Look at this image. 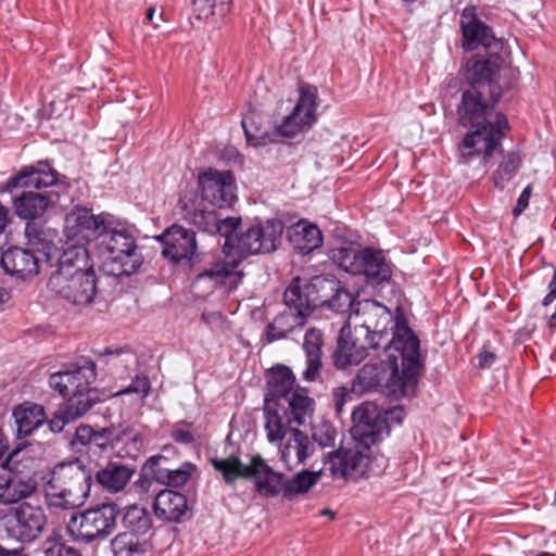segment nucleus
Listing matches in <instances>:
<instances>
[{"label":"nucleus","mask_w":556,"mask_h":556,"mask_svg":"<svg viewBox=\"0 0 556 556\" xmlns=\"http://www.w3.org/2000/svg\"><path fill=\"white\" fill-rule=\"evenodd\" d=\"M355 334H362L374 350H394L397 356L389 354L391 374L386 383V391L396 399L414 394L418 369L420 366L419 339L409 328L403 308L396 307L395 313L374 300L356 303L354 308Z\"/></svg>","instance_id":"1"},{"label":"nucleus","mask_w":556,"mask_h":556,"mask_svg":"<svg viewBox=\"0 0 556 556\" xmlns=\"http://www.w3.org/2000/svg\"><path fill=\"white\" fill-rule=\"evenodd\" d=\"M495 104L483 89L469 88L458 106L459 123L472 127L459 144L462 163L470 165L478 161L482 175L508 128L506 116L494 111Z\"/></svg>","instance_id":"2"},{"label":"nucleus","mask_w":556,"mask_h":556,"mask_svg":"<svg viewBox=\"0 0 556 556\" xmlns=\"http://www.w3.org/2000/svg\"><path fill=\"white\" fill-rule=\"evenodd\" d=\"M223 258L212 263L195 278V285L211 283L225 292H230L238 287L243 273L238 269L241 262L249 255L263 253L262 244L257 241L256 232L252 226L245 230L229 231L223 243Z\"/></svg>","instance_id":"3"},{"label":"nucleus","mask_w":556,"mask_h":556,"mask_svg":"<svg viewBox=\"0 0 556 556\" xmlns=\"http://www.w3.org/2000/svg\"><path fill=\"white\" fill-rule=\"evenodd\" d=\"M98 250L104 271L114 277L130 276L143 264L137 241L125 227L104 228L99 236Z\"/></svg>","instance_id":"4"},{"label":"nucleus","mask_w":556,"mask_h":556,"mask_svg":"<svg viewBox=\"0 0 556 556\" xmlns=\"http://www.w3.org/2000/svg\"><path fill=\"white\" fill-rule=\"evenodd\" d=\"M211 464L223 476L227 484H232L239 478H252L255 491L264 497L271 498L285 491V475L275 471L261 455H254L249 465L238 457L213 458Z\"/></svg>","instance_id":"5"},{"label":"nucleus","mask_w":556,"mask_h":556,"mask_svg":"<svg viewBox=\"0 0 556 556\" xmlns=\"http://www.w3.org/2000/svg\"><path fill=\"white\" fill-rule=\"evenodd\" d=\"M34 463L28 452L20 446L8 454L1 463L8 473L0 476V504H16L37 491V479L30 471Z\"/></svg>","instance_id":"6"},{"label":"nucleus","mask_w":556,"mask_h":556,"mask_svg":"<svg viewBox=\"0 0 556 556\" xmlns=\"http://www.w3.org/2000/svg\"><path fill=\"white\" fill-rule=\"evenodd\" d=\"M268 392L265 404H279L287 406L293 413L298 424H306L314 412V400L307 391L295 383L293 372L287 366H279L271 370L267 380Z\"/></svg>","instance_id":"7"},{"label":"nucleus","mask_w":556,"mask_h":556,"mask_svg":"<svg viewBox=\"0 0 556 556\" xmlns=\"http://www.w3.org/2000/svg\"><path fill=\"white\" fill-rule=\"evenodd\" d=\"M353 446L342 447L328 455L325 465L333 477L361 478L379 473L386 465L382 455L375 454L374 444L353 440Z\"/></svg>","instance_id":"8"},{"label":"nucleus","mask_w":556,"mask_h":556,"mask_svg":"<svg viewBox=\"0 0 556 556\" xmlns=\"http://www.w3.org/2000/svg\"><path fill=\"white\" fill-rule=\"evenodd\" d=\"M178 207L182 219L211 235L218 233L225 238L229 231H235L241 224L239 217L219 218L214 210H208L205 203L200 202L198 194L193 191L185 192L180 197Z\"/></svg>","instance_id":"9"},{"label":"nucleus","mask_w":556,"mask_h":556,"mask_svg":"<svg viewBox=\"0 0 556 556\" xmlns=\"http://www.w3.org/2000/svg\"><path fill=\"white\" fill-rule=\"evenodd\" d=\"M0 525L8 536L22 543H29L43 532L47 516L40 506L24 502L8 509L0 518Z\"/></svg>","instance_id":"10"},{"label":"nucleus","mask_w":556,"mask_h":556,"mask_svg":"<svg viewBox=\"0 0 556 556\" xmlns=\"http://www.w3.org/2000/svg\"><path fill=\"white\" fill-rule=\"evenodd\" d=\"M336 289L333 279L324 276H315L309 281L294 277L283 293V304L290 309L308 317L309 314L325 301L320 291H332Z\"/></svg>","instance_id":"11"},{"label":"nucleus","mask_w":556,"mask_h":556,"mask_svg":"<svg viewBox=\"0 0 556 556\" xmlns=\"http://www.w3.org/2000/svg\"><path fill=\"white\" fill-rule=\"evenodd\" d=\"M118 514L119 509L113 503L72 514V536L84 542L104 539L115 530Z\"/></svg>","instance_id":"12"},{"label":"nucleus","mask_w":556,"mask_h":556,"mask_svg":"<svg viewBox=\"0 0 556 556\" xmlns=\"http://www.w3.org/2000/svg\"><path fill=\"white\" fill-rule=\"evenodd\" d=\"M317 90L313 86L300 88V97L290 114L275 126V132L285 138H293L298 134L309 129L317 121Z\"/></svg>","instance_id":"13"},{"label":"nucleus","mask_w":556,"mask_h":556,"mask_svg":"<svg viewBox=\"0 0 556 556\" xmlns=\"http://www.w3.org/2000/svg\"><path fill=\"white\" fill-rule=\"evenodd\" d=\"M503 66L504 59L500 52L489 53L488 59L480 55L471 58L466 64V78L470 88L483 89L490 96L491 101L497 103L502 96V87L496 80V75Z\"/></svg>","instance_id":"14"},{"label":"nucleus","mask_w":556,"mask_h":556,"mask_svg":"<svg viewBox=\"0 0 556 556\" xmlns=\"http://www.w3.org/2000/svg\"><path fill=\"white\" fill-rule=\"evenodd\" d=\"M387 415L388 412L371 402L358 405L352 413L353 427L351 434L353 440L375 445L382 439L383 434L389 433Z\"/></svg>","instance_id":"15"},{"label":"nucleus","mask_w":556,"mask_h":556,"mask_svg":"<svg viewBox=\"0 0 556 556\" xmlns=\"http://www.w3.org/2000/svg\"><path fill=\"white\" fill-rule=\"evenodd\" d=\"M460 28L463 33V48L472 51L479 46L488 53L496 54L504 48L501 39L496 38L492 29L477 16V8L467 5L460 14Z\"/></svg>","instance_id":"16"},{"label":"nucleus","mask_w":556,"mask_h":556,"mask_svg":"<svg viewBox=\"0 0 556 556\" xmlns=\"http://www.w3.org/2000/svg\"><path fill=\"white\" fill-rule=\"evenodd\" d=\"M200 202L215 207L230 206L236 200L235 178L229 170L210 168L199 176Z\"/></svg>","instance_id":"17"},{"label":"nucleus","mask_w":556,"mask_h":556,"mask_svg":"<svg viewBox=\"0 0 556 556\" xmlns=\"http://www.w3.org/2000/svg\"><path fill=\"white\" fill-rule=\"evenodd\" d=\"M72 303L90 304L97 294V276L88 250H78L72 255Z\"/></svg>","instance_id":"18"},{"label":"nucleus","mask_w":556,"mask_h":556,"mask_svg":"<svg viewBox=\"0 0 556 556\" xmlns=\"http://www.w3.org/2000/svg\"><path fill=\"white\" fill-rule=\"evenodd\" d=\"M104 228L101 216L94 215L91 208L75 205L72 208V255L80 249L88 250L87 245L99 239Z\"/></svg>","instance_id":"19"},{"label":"nucleus","mask_w":556,"mask_h":556,"mask_svg":"<svg viewBox=\"0 0 556 556\" xmlns=\"http://www.w3.org/2000/svg\"><path fill=\"white\" fill-rule=\"evenodd\" d=\"M157 239L163 243V256L175 264L189 263L195 255V232L190 229L173 225Z\"/></svg>","instance_id":"20"},{"label":"nucleus","mask_w":556,"mask_h":556,"mask_svg":"<svg viewBox=\"0 0 556 556\" xmlns=\"http://www.w3.org/2000/svg\"><path fill=\"white\" fill-rule=\"evenodd\" d=\"M368 349L372 348L364 341L362 334H355V330L352 332L349 325L342 327L333 353L334 366L345 369L348 366L358 365L368 355Z\"/></svg>","instance_id":"21"},{"label":"nucleus","mask_w":556,"mask_h":556,"mask_svg":"<svg viewBox=\"0 0 556 556\" xmlns=\"http://www.w3.org/2000/svg\"><path fill=\"white\" fill-rule=\"evenodd\" d=\"M170 451L172 447H164L163 453L151 456L148 459L147 465L152 470L153 476L159 483L170 488H180L187 484L197 470V467L190 462L182 463L178 468L163 466V462L166 460L165 453Z\"/></svg>","instance_id":"22"},{"label":"nucleus","mask_w":556,"mask_h":556,"mask_svg":"<svg viewBox=\"0 0 556 556\" xmlns=\"http://www.w3.org/2000/svg\"><path fill=\"white\" fill-rule=\"evenodd\" d=\"M265 431L266 438L269 443H278L283 440L287 433L292 435V430L305 424H298L293 419L292 410L287 406H279V404H265L264 406Z\"/></svg>","instance_id":"23"},{"label":"nucleus","mask_w":556,"mask_h":556,"mask_svg":"<svg viewBox=\"0 0 556 556\" xmlns=\"http://www.w3.org/2000/svg\"><path fill=\"white\" fill-rule=\"evenodd\" d=\"M58 173L48 162H37L36 165L26 167L17 175L10 178L7 182V189L15 188L41 189L55 185Z\"/></svg>","instance_id":"24"},{"label":"nucleus","mask_w":556,"mask_h":556,"mask_svg":"<svg viewBox=\"0 0 556 556\" xmlns=\"http://www.w3.org/2000/svg\"><path fill=\"white\" fill-rule=\"evenodd\" d=\"M0 264L4 273L24 279L39 271V261L29 250L12 248L1 254Z\"/></svg>","instance_id":"25"},{"label":"nucleus","mask_w":556,"mask_h":556,"mask_svg":"<svg viewBox=\"0 0 556 556\" xmlns=\"http://www.w3.org/2000/svg\"><path fill=\"white\" fill-rule=\"evenodd\" d=\"M59 194H42L31 190H24L13 200L15 214L27 220L39 218L48 206L58 201Z\"/></svg>","instance_id":"26"},{"label":"nucleus","mask_w":556,"mask_h":556,"mask_svg":"<svg viewBox=\"0 0 556 556\" xmlns=\"http://www.w3.org/2000/svg\"><path fill=\"white\" fill-rule=\"evenodd\" d=\"M153 510L162 520L179 522L188 510L187 498L182 493L169 489L162 490L154 498Z\"/></svg>","instance_id":"27"},{"label":"nucleus","mask_w":556,"mask_h":556,"mask_svg":"<svg viewBox=\"0 0 556 556\" xmlns=\"http://www.w3.org/2000/svg\"><path fill=\"white\" fill-rule=\"evenodd\" d=\"M314 445L301 430H292V435L280 450V459L288 469L304 463L313 453Z\"/></svg>","instance_id":"28"},{"label":"nucleus","mask_w":556,"mask_h":556,"mask_svg":"<svg viewBox=\"0 0 556 556\" xmlns=\"http://www.w3.org/2000/svg\"><path fill=\"white\" fill-rule=\"evenodd\" d=\"M13 417L17 426V437L26 438L41 427L47 420L43 407L35 403H23L13 409Z\"/></svg>","instance_id":"29"},{"label":"nucleus","mask_w":556,"mask_h":556,"mask_svg":"<svg viewBox=\"0 0 556 556\" xmlns=\"http://www.w3.org/2000/svg\"><path fill=\"white\" fill-rule=\"evenodd\" d=\"M323 344V332L317 328H309L303 341L306 354V369L303 371V379L306 381H315L320 372Z\"/></svg>","instance_id":"30"},{"label":"nucleus","mask_w":556,"mask_h":556,"mask_svg":"<svg viewBox=\"0 0 556 556\" xmlns=\"http://www.w3.org/2000/svg\"><path fill=\"white\" fill-rule=\"evenodd\" d=\"M135 473L132 467L110 462L96 473L97 482L106 491L116 493L125 489Z\"/></svg>","instance_id":"31"},{"label":"nucleus","mask_w":556,"mask_h":556,"mask_svg":"<svg viewBox=\"0 0 556 556\" xmlns=\"http://www.w3.org/2000/svg\"><path fill=\"white\" fill-rule=\"evenodd\" d=\"M65 465H58L51 472V478L46 484L45 496L50 508H68V477L64 472Z\"/></svg>","instance_id":"32"},{"label":"nucleus","mask_w":556,"mask_h":556,"mask_svg":"<svg viewBox=\"0 0 556 556\" xmlns=\"http://www.w3.org/2000/svg\"><path fill=\"white\" fill-rule=\"evenodd\" d=\"M362 267L359 275H364L368 283L380 285L391 277L390 264L381 251L364 249Z\"/></svg>","instance_id":"33"},{"label":"nucleus","mask_w":556,"mask_h":556,"mask_svg":"<svg viewBox=\"0 0 556 556\" xmlns=\"http://www.w3.org/2000/svg\"><path fill=\"white\" fill-rule=\"evenodd\" d=\"M306 318L307 317L285 306V309L266 326L264 333L266 341L271 343L286 338L287 334L292 332L294 329L303 327Z\"/></svg>","instance_id":"34"},{"label":"nucleus","mask_w":556,"mask_h":556,"mask_svg":"<svg viewBox=\"0 0 556 556\" xmlns=\"http://www.w3.org/2000/svg\"><path fill=\"white\" fill-rule=\"evenodd\" d=\"M92 476V462L88 456L72 457V480L75 482L77 493V500L72 501V506H80L89 496Z\"/></svg>","instance_id":"35"},{"label":"nucleus","mask_w":556,"mask_h":556,"mask_svg":"<svg viewBox=\"0 0 556 556\" xmlns=\"http://www.w3.org/2000/svg\"><path fill=\"white\" fill-rule=\"evenodd\" d=\"M289 237L294 248L302 254L312 252L323 243V236L319 228L304 222L298 223L292 228Z\"/></svg>","instance_id":"36"},{"label":"nucleus","mask_w":556,"mask_h":556,"mask_svg":"<svg viewBox=\"0 0 556 556\" xmlns=\"http://www.w3.org/2000/svg\"><path fill=\"white\" fill-rule=\"evenodd\" d=\"M257 241L262 244L263 253L275 251L280 243L285 225L280 219H267L264 223L252 225Z\"/></svg>","instance_id":"37"},{"label":"nucleus","mask_w":556,"mask_h":556,"mask_svg":"<svg viewBox=\"0 0 556 556\" xmlns=\"http://www.w3.org/2000/svg\"><path fill=\"white\" fill-rule=\"evenodd\" d=\"M96 377V363L90 357L77 355L72 359V388L91 389L90 384L94 382Z\"/></svg>","instance_id":"38"},{"label":"nucleus","mask_w":556,"mask_h":556,"mask_svg":"<svg viewBox=\"0 0 556 556\" xmlns=\"http://www.w3.org/2000/svg\"><path fill=\"white\" fill-rule=\"evenodd\" d=\"M332 262L346 273L359 275L362 267L363 250L353 247H338L330 251Z\"/></svg>","instance_id":"39"},{"label":"nucleus","mask_w":556,"mask_h":556,"mask_svg":"<svg viewBox=\"0 0 556 556\" xmlns=\"http://www.w3.org/2000/svg\"><path fill=\"white\" fill-rule=\"evenodd\" d=\"M321 470H303L294 475L291 479H285L283 497L291 500L298 495L305 494L315 485L321 477Z\"/></svg>","instance_id":"40"},{"label":"nucleus","mask_w":556,"mask_h":556,"mask_svg":"<svg viewBox=\"0 0 556 556\" xmlns=\"http://www.w3.org/2000/svg\"><path fill=\"white\" fill-rule=\"evenodd\" d=\"M48 287L62 298H70V257L66 251L60 254L55 269L49 278Z\"/></svg>","instance_id":"41"},{"label":"nucleus","mask_w":556,"mask_h":556,"mask_svg":"<svg viewBox=\"0 0 556 556\" xmlns=\"http://www.w3.org/2000/svg\"><path fill=\"white\" fill-rule=\"evenodd\" d=\"M114 556H144L148 544L141 541L135 533H119L112 542Z\"/></svg>","instance_id":"42"},{"label":"nucleus","mask_w":556,"mask_h":556,"mask_svg":"<svg viewBox=\"0 0 556 556\" xmlns=\"http://www.w3.org/2000/svg\"><path fill=\"white\" fill-rule=\"evenodd\" d=\"M256 117L253 112L245 114L241 122L242 128L250 146L255 148L266 147L271 143L274 139L267 130L262 129L260 124L256 123Z\"/></svg>","instance_id":"43"},{"label":"nucleus","mask_w":556,"mask_h":556,"mask_svg":"<svg viewBox=\"0 0 556 556\" xmlns=\"http://www.w3.org/2000/svg\"><path fill=\"white\" fill-rule=\"evenodd\" d=\"M100 401L101 397L97 389H75L72 393V420L85 415Z\"/></svg>","instance_id":"44"},{"label":"nucleus","mask_w":556,"mask_h":556,"mask_svg":"<svg viewBox=\"0 0 556 556\" xmlns=\"http://www.w3.org/2000/svg\"><path fill=\"white\" fill-rule=\"evenodd\" d=\"M336 289L332 291H320L319 294L325 295V301L320 302L319 306L327 305L338 313H344L351 308H355L352 294L339 287V281H336Z\"/></svg>","instance_id":"45"},{"label":"nucleus","mask_w":556,"mask_h":556,"mask_svg":"<svg viewBox=\"0 0 556 556\" xmlns=\"http://www.w3.org/2000/svg\"><path fill=\"white\" fill-rule=\"evenodd\" d=\"M231 7V0H193L197 18L207 20L212 16H224Z\"/></svg>","instance_id":"46"},{"label":"nucleus","mask_w":556,"mask_h":556,"mask_svg":"<svg viewBox=\"0 0 556 556\" xmlns=\"http://www.w3.org/2000/svg\"><path fill=\"white\" fill-rule=\"evenodd\" d=\"M519 165V156L516 153H508L493 175L494 186L501 190L504 189L505 185L516 175Z\"/></svg>","instance_id":"47"},{"label":"nucleus","mask_w":556,"mask_h":556,"mask_svg":"<svg viewBox=\"0 0 556 556\" xmlns=\"http://www.w3.org/2000/svg\"><path fill=\"white\" fill-rule=\"evenodd\" d=\"M123 526L127 533H144L150 528V519L142 508L130 506L123 516Z\"/></svg>","instance_id":"48"},{"label":"nucleus","mask_w":556,"mask_h":556,"mask_svg":"<svg viewBox=\"0 0 556 556\" xmlns=\"http://www.w3.org/2000/svg\"><path fill=\"white\" fill-rule=\"evenodd\" d=\"M70 534V525L53 530L46 541V556H70V546L66 544V535Z\"/></svg>","instance_id":"49"},{"label":"nucleus","mask_w":556,"mask_h":556,"mask_svg":"<svg viewBox=\"0 0 556 556\" xmlns=\"http://www.w3.org/2000/svg\"><path fill=\"white\" fill-rule=\"evenodd\" d=\"M380 381L379 369L374 365H365L356 377L357 386L364 391L377 388Z\"/></svg>","instance_id":"50"},{"label":"nucleus","mask_w":556,"mask_h":556,"mask_svg":"<svg viewBox=\"0 0 556 556\" xmlns=\"http://www.w3.org/2000/svg\"><path fill=\"white\" fill-rule=\"evenodd\" d=\"M25 237L28 244L33 247L46 248L49 243L48 233L42 230L41 226L34 222H28L25 226Z\"/></svg>","instance_id":"51"},{"label":"nucleus","mask_w":556,"mask_h":556,"mask_svg":"<svg viewBox=\"0 0 556 556\" xmlns=\"http://www.w3.org/2000/svg\"><path fill=\"white\" fill-rule=\"evenodd\" d=\"M336 429L329 422H321L318 426L314 428L313 432V439L315 442H317L320 446H331L334 444L336 440Z\"/></svg>","instance_id":"52"},{"label":"nucleus","mask_w":556,"mask_h":556,"mask_svg":"<svg viewBox=\"0 0 556 556\" xmlns=\"http://www.w3.org/2000/svg\"><path fill=\"white\" fill-rule=\"evenodd\" d=\"M150 389H151V384H150V381L147 377L144 376H136L131 383L125 388L124 390L119 391L116 393V395L118 394H128V393H136L138 394L141 399H144L149 392H150Z\"/></svg>","instance_id":"53"},{"label":"nucleus","mask_w":556,"mask_h":556,"mask_svg":"<svg viewBox=\"0 0 556 556\" xmlns=\"http://www.w3.org/2000/svg\"><path fill=\"white\" fill-rule=\"evenodd\" d=\"M70 401L63 402L60 410L55 412L53 417L49 420V429L54 432H61L65 425L68 422Z\"/></svg>","instance_id":"54"},{"label":"nucleus","mask_w":556,"mask_h":556,"mask_svg":"<svg viewBox=\"0 0 556 556\" xmlns=\"http://www.w3.org/2000/svg\"><path fill=\"white\" fill-rule=\"evenodd\" d=\"M68 383H70V371H67V370L54 372L49 378L50 387L54 391L59 392L60 395H62L64 402L68 401L66 399Z\"/></svg>","instance_id":"55"},{"label":"nucleus","mask_w":556,"mask_h":556,"mask_svg":"<svg viewBox=\"0 0 556 556\" xmlns=\"http://www.w3.org/2000/svg\"><path fill=\"white\" fill-rule=\"evenodd\" d=\"M99 434L90 426H80L76 429L75 439L72 440V447L76 444L87 445L97 440Z\"/></svg>","instance_id":"56"},{"label":"nucleus","mask_w":556,"mask_h":556,"mask_svg":"<svg viewBox=\"0 0 556 556\" xmlns=\"http://www.w3.org/2000/svg\"><path fill=\"white\" fill-rule=\"evenodd\" d=\"M172 438L181 444H190L194 441V434L190 430V425L186 422L177 424L173 431H172Z\"/></svg>","instance_id":"57"},{"label":"nucleus","mask_w":556,"mask_h":556,"mask_svg":"<svg viewBox=\"0 0 556 556\" xmlns=\"http://www.w3.org/2000/svg\"><path fill=\"white\" fill-rule=\"evenodd\" d=\"M530 195H531V187L527 186L517 200V204L514 208L515 216L520 215L528 207Z\"/></svg>","instance_id":"58"},{"label":"nucleus","mask_w":556,"mask_h":556,"mask_svg":"<svg viewBox=\"0 0 556 556\" xmlns=\"http://www.w3.org/2000/svg\"><path fill=\"white\" fill-rule=\"evenodd\" d=\"M495 354L492 352H482L478 355V366L480 368L490 367L495 362Z\"/></svg>","instance_id":"59"},{"label":"nucleus","mask_w":556,"mask_h":556,"mask_svg":"<svg viewBox=\"0 0 556 556\" xmlns=\"http://www.w3.org/2000/svg\"><path fill=\"white\" fill-rule=\"evenodd\" d=\"M153 482L151 479L147 477H140L136 483L135 486L138 490L139 493L146 494L150 491V488L152 486Z\"/></svg>","instance_id":"60"},{"label":"nucleus","mask_w":556,"mask_h":556,"mask_svg":"<svg viewBox=\"0 0 556 556\" xmlns=\"http://www.w3.org/2000/svg\"><path fill=\"white\" fill-rule=\"evenodd\" d=\"M548 287H549V292H548V294L543 300V305L544 306L549 305L556 299V275H554L552 281L548 285Z\"/></svg>","instance_id":"61"},{"label":"nucleus","mask_w":556,"mask_h":556,"mask_svg":"<svg viewBox=\"0 0 556 556\" xmlns=\"http://www.w3.org/2000/svg\"><path fill=\"white\" fill-rule=\"evenodd\" d=\"M8 224H9V211L0 202V235L4 231V229L8 226Z\"/></svg>","instance_id":"62"},{"label":"nucleus","mask_w":556,"mask_h":556,"mask_svg":"<svg viewBox=\"0 0 556 556\" xmlns=\"http://www.w3.org/2000/svg\"><path fill=\"white\" fill-rule=\"evenodd\" d=\"M7 447H8L7 441L4 439L2 431L0 430V452H4L7 450Z\"/></svg>","instance_id":"63"},{"label":"nucleus","mask_w":556,"mask_h":556,"mask_svg":"<svg viewBox=\"0 0 556 556\" xmlns=\"http://www.w3.org/2000/svg\"><path fill=\"white\" fill-rule=\"evenodd\" d=\"M154 13H155V9H153V8L148 9L147 14H146L147 20L151 21L153 18Z\"/></svg>","instance_id":"64"}]
</instances>
